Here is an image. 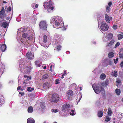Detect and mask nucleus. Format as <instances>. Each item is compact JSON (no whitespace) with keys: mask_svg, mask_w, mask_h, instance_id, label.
Listing matches in <instances>:
<instances>
[{"mask_svg":"<svg viewBox=\"0 0 123 123\" xmlns=\"http://www.w3.org/2000/svg\"><path fill=\"white\" fill-rule=\"evenodd\" d=\"M51 23L55 28H59L63 26L62 18L58 16L55 17L51 20Z\"/></svg>","mask_w":123,"mask_h":123,"instance_id":"1","label":"nucleus"},{"mask_svg":"<svg viewBox=\"0 0 123 123\" xmlns=\"http://www.w3.org/2000/svg\"><path fill=\"white\" fill-rule=\"evenodd\" d=\"M28 64L29 62H26L25 63L24 62V60L23 59H21L19 61V67L21 68V70H22L23 69H25L24 70V72H25L26 71V73H28L30 71L31 69L30 67H28L27 66V63Z\"/></svg>","mask_w":123,"mask_h":123,"instance_id":"2","label":"nucleus"},{"mask_svg":"<svg viewBox=\"0 0 123 123\" xmlns=\"http://www.w3.org/2000/svg\"><path fill=\"white\" fill-rule=\"evenodd\" d=\"M32 37H27V38H26V41H24V39H22V38L21 39L20 38H19L18 36H17V39L18 41H21L22 43H23V46L24 47H28L31 45V41L33 39Z\"/></svg>","mask_w":123,"mask_h":123,"instance_id":"3","label":"nucleus"},{"mask_svg":"<svg viewBox=\"0 0 123 123\" xmlns=\"http://www.w3.org/2000/svg\"><path fill=\"white\" fill-rule=\"evenodd\" d=\"M43 4L44 8L46 9L48 12H52L54 9V3L52 1L50 0L48 2H44Z\"/></svg>","mask_w":123,"mask_h":123,"instance_id":"4","label":"nucleus"},{"mask_svg":"<svg viewBox=\"0 0 123 123\" xmlns=\"http://www.w3.org/2000/svg\"><path fill=\"white\" fill-rule=\"evenodd\" d=\"M26 31V28L25 27H22L21 28L18 29V31H17V36L18 35V33L19 34V33H21V32H23V33L22 34V36L24 38H26L27 37H31L30 35L29 34H28L26 33L25 32ZM18 37L20 38L19 36Z\"/></svg>","mask_w":123,"mask_h":123,"instance_id":"5","label":"nucleus"},{"mask_svg":"<svg viewBox=\"0 0 123 123\" xmlns=\"http://www.w3.org/2000/svg\"><path fill=\"white\" fill-rule=\"evenodd\" d=\"M98 27L101 31H107L109 28L108 25L106 23L102 22L101 24V21L98 23Z\"/></svg>","mask_w":123,"mask_h":123,"instance_id":"6","label":"nucleus"},{"mask_svg":"<svg viewBox=\"0 0 123 123\" xmlns=\"http://www.w3.org/2000/svg\"><path fill=\"white\" fill-rule=\"evenodd\" d=\"M62 39V36L61 35L55 34L54 35V41L52 43V44L53 46H55V44H57V43H60Z\"/></svg>","mask_w":123,"mask_h":123,"instance_id":"7","label":"nucleus"},{"mask_svg":"<svg viewBox=\"0 0 123 123\" xmlns=\"http://www.w3.org/2000/svg\"><path fill=\"white\" fill-rule=\"evenodd\" d=\"M92 88L95 93L99 94L100 92H104V89L101 86H99L96 84H94L92 86Z\"/></svg>","mask_w":123,"mask_h":123,"instance_id":"8","label":"nucleus"},{"mask_svg":"<svg viewBox=\"0 0 123 123\" xmlns=\"http://www.w3.org/2000/svg\"><path fill=\"white\" fill-rule=\"evenodd\" d=\"M39 26L40 29L43 30H46L47 25L45 21H43L40 22L39 24Z\"/></svg>","mask_w":123,"mask_h":123,"instance_id":"9","label":"nucleus"},{"mask_svg":"<svg viewBox=\"0 0 123 123\" xmlns=\"http://www.w3.org/2000/svg\"><path fill=\"white\" fill-rule=\"evenodd\" d=\"M70 105L68 104L67 103L64 104L62 105V111L63 113L64 112L67 111V112L68 111H69L70 110Z\"/></svg>","mask_w":123,"mask_h":123,"instance_id":"10","label":"nucleus"},{"mask_svg":"<svg viewBox=\"0 0 123 123\" xmlns=\"http://www.w3.org/2000/svg\"><path fill=\"white\" fill-rule=\"evenodd\" d=\"M52 101L54 102H57L60 99L59 95L57 94H54L52 95Z\"/></svg>","mask_w":123,"mask_h":123,"instance_id":"11","label":"nucleus"},{"mask_svg":"<svg viewBox=\"0 0 123 123\" xmlns=\"http://www.w3.org/2000/svg\"><path fill=\"white\" fill-rule=\"evenodd\" d=\"M105 19L106 22L108 23H109L111 20L112 19V18L111 17H109L108 15L107 14H105Z\"/></svg>","mask_w":123,"mask_h":123,"instance_id":"12","label":"nucleus"},{"mask_svg":"<svg viewBox=\"0 0 123 123\" xmlns=\"http://www.w3.org/2000/svg\"><path fill=\"white\" fill-rule=\"evenodd\" d=\"M60 43H57L56 45L55 44V46H54V49L55 50L59 51L61 50V46L60 45Z\"/></svg>","mask_w":123,"mask_h":123,"instance_id":"13","label":"nucleus"},{"mask_svg":"<svg viewBox=\"0 0 123 123\" xmlns=\"http://www.w3.org/2000/svg\"><path fill=\"white\" fill-rule=\"evenodd\" d=\"M26 56L29 59H31L33 58L34 55L31 52H29L27 53Z\"/></svg>","mask_w":123,"mask_h":123,"instance_id":"14","label":"nucleus"},{"mask_svg":"<svg viewBox=\"0 0 123 123\" xmlns=\"http://www.w3.org/2000/svg\"><path fill=\"white\" fill-rule=\"evenodd\" d=\"M6 45L5 44H2L0 45V49L3 52H4L6 49Z\"/></svg>","mask_w":123,"mask_h":123,"instance_id":"15","label":"nucleus"},{"mask_svg":"<svg viewBox=\"0 0 123 123\" xmlns=\"http://www.w3.org/2000/svg\"><path fill=\"white\" fill-rule=\"evenodd\" d=\"M27 123H35V120L32 118H28L27 121Z\"/></svg>","mask_w":123,"mask_h":123,"instance_id":"16","label":"nucleus"},{"mask_svg":"<svg viewBox=\"0 0 123 123\" xmlns=\"http://www.w3.org/2000/svg\"><path fill=\"white\" fill-rule=\"evenodd\" d=\"M33 108L31 106L29 107L28 108L27 111L29 113H31L33 111Z\"/></svg>","mask_w":123,"mask_h":123,"instance_id":"17","label":"nucleus"},{"mask_svg":"<svg viewBox=\"0 0 123 123\" xmlns=\"http://www.w3.org/2000/svg\"><path fill=\"white\" fill-rule=\"evenodd\" d=\"M112 111L111 110V109L110 108H109L107 112V116H110L112 115Z\"/></svg>","mask_w":123,"mask_h":123,"instance_id":"18","label":"nucleus"},{"mask_svg":"<svg viewBox=\"0 0 123 123\" xmlns=\"http://www.w3.org/2000/svg\"><path fill=\"white\" fill-rule=\"evenodd\" d=\"M2 21H4L3 20ZM4 21V22H3L2 25L3 27L6 28L8 26V25L6 20Z\"/></svg>","mask_w":123,"mask_h":123,"instance_id":"19","label":"nucleus"},{"mask_svg":"<svg viewBox=\"0 0 123 123\" xmlns=\"http://www.w3.org/2000/svg\"><path fill=\"white\" fill-rule=\"evenodd\" d=\"M35 63V64L37 67H40L41 66V63L39 61H36Z\"/></svg>","mask_w":123,"mask_h":123,"instance_id":"20","label":"nucleus"},{"mask_svg":"<svg viewBox=\"0 0 123 123\" xmlns=\"http://www.w3.org/2000/svg\"><path fill=\"white\" fill-rule=\"evenodd\" d=\"M49 84L48 83H44L43 85V88L45 89H46L47 87H48V88H49V87H50V86H49Z\"/></svg>","mask_w":123,"mask_h":123,"instance_id":"21","label":"nucleus"},{"mask_svg":"<svg viewBox=\"0 0 123 123\" xmlns=\"http://www.w3.org/2000/svg\"><path fill=\"white\" fill-rule=\"evenodd\" d=\"M113 36V35L111 33L108 34L106 36L108 39H112Z\"/></svg>","mask_w":123,"mask_h":123,"instance_id":"22","label":"nucleus"},{"mask_svg":"<svg viewBox=\"0 0 123 123\" xmlns=\"http://www.w3.org/2000/svg\"><path fill=\"white\" fill-rule=\"evenodd\" d=\"M106 77V76L105 74H102L100 75V78L101 80H103L105 79Z\"/></svg>","mask_w":123,"mask_h":123,"instance_id":"23","label":"nucleus"},{"mask_svg":"<svg viewBox=\"0 0 123 123\" xmlns=\"http://www.w3.org/2000/svg\"><path fill=\"white\" fill-rule=\"evenodd\" d=\"M68 112H69V114L71 115H74L75 114V112L74 110H71L70 111H69Z\"/></svg>","mask_w":123,"mask_h":123,"instance_id":"24","label":"nucleus"},{"mask_svg":"<svg viewBox=\"0 0 123 123\" xmlns=\"http://www.w3.org/2000/svg\"><path fill=\"white\" fill-rule=\"evenodd\" d=\"M115 92L117 95H119L121 93V91L120 89L117 88L115 90Z\"/></svg>","mask_w":123,"mask_h":123,"instance_id":"25","label":"nucleus"},{"mask_svg":"<svg viewBox=\"0 0 123 123\" xmlns=\"http://www.w3.org/2000/svg\"><path fill=\"white\" fill-rule=\"evenodd\" d=\"M98 117H102L103 116V111H99L98 112Z\"/></svg>","mask_w":123,"mask_h":123,"instance_id":"26","label":"nucleus"},{"mask_svg":"<svg viewBox=\"0 0 123 123\" xmlns=\"http://www.w3.org/2000/svg\"><path fill=\"white\" fill-rule=\"evenodd\" d=\"M103 19V17L101 16L98 18L97 19L98 20V23L99 22V21H101V23H102V22H103L102 21Z\"/></svg>","mask_w":123,"mask_h":123,"instance_id":"27","label":"nucleus"},{"mask_svg":"<svg viewBox=\"0 0 123 123\" xmlns=\"http://www.w3.org/2000/svg\"><path fill=\"white\" fill-rule=\"evenodd\" d=\"M21 103L23 104V106H26L27 105V102L26 100H23L21 102Z\"/></svg>","mask_w":123,"mask_h":123,"instance_id":"28","label":"nucleus"},{"mask_svg":"<svg viewBox=\"0 0 123 123\" xmlns=\"http://www.w3.org/2000/svg\"><path fill=\"white\" fill-rule=\"evenodd\" d=\"M114 55V54L112 52H110L108 54V56L110 58H111L113 57Z\"/></svg>","mask_w":123,"mask_h":123,"instance_id":"29","label":"nucleus"},{"mask_svg":"<svg viewBox=\"0 0 123 123\" xmlns=\"http://www.w3.org/2000/svg\"><path fill=\"white\" fill-rule=\"evenodd\" d=\"M47 36L46 35H44L43 37V40L44 43H46L47 42Z\"/></svg>","mask_w":123,"mask_h":123,"instance_id":"30","label":"nucleus"},{"mask_svg":"<svg viewBox=\"0 0 123 123\" xmlns=\"http://www.w3.org/2000/svg\"><path fill=\"white\" fill-rule=\"evenodd\" d=\"M122 117H123V113H120L118 114L117 118L119 119H120Z\"/></svg>","mask_w":123,"mask_h":123,"instance_id":"31","label":"nucleus"},{"mask_svg":"<svg viewBox=\"0 0 123 123\" xmlns=\"http://www.w3.org/2000/svg\"><path fill=\"white\" fill-rule=\"evenodd\" d=\"M111 118L109 117V116H107L105 119V121L107 122H108L110 121Z\"/></svg>","mask_w":123,"mask_h":123,"instance_id":"32","label":"nucleus"},{"mask_svg":"<svg viewBox=\"0 0 123 123\" xmlns=\"http://www.w3.org/2000/svg\"><path fill=\"white\" fill-rule=\"evenodd\" d=\"M67 94L69 96H72L73 95V92L71 90H69L67 92Z\"/></svg>","mask_w":123,"mask_h":123,"instance_id":"33","label":"nucleus"},{"mask_svg":"<svg viewBox=\"0 0 123 123\" xmlns=\"http://www.w3.org/2000/svg\"><path fill=\"white\" fill-rule=\"evenodd\" d=\"M112 75L115 77H117V72L116 71H115L114 72H112Z\"/></svg>","mask_w":123,"mask_h":123,"instance_id":"34","label":"nucleus"},{"mask_svg":"<svg viewBox=\"0 0 123 123\" xmlns=\"http://www.w3.org/2000/svg\"><path fill=\"white\" fill-rule=\"evenodd\" d=\"M5 11L3 7L0 11V15H1V14H5L4 13Z\"/></svg>","mask_w":123,"mask_h":123,"instance_id":"35","label":"nucleus"},{"mask_svg":"<svg viewBox=\"0 0 123 123\" xmlns=\"http://www.w3.org/2000/svg\"><path fill=\"white\" fill-rule=\"evenodd\" d=\"M114 40H111L110 43L108 44V46H110L112 45L113 43H114Z\"/></svg>","mask_w":123,"mask_h":123,"instance_id":"36","label":"nucleus"},{"mask_svg":"<svg viewBox=\"0 0 123 123\" xmlns=\"http://www.w3.org/2000/svg\"><path fill=\"white\" fill-rule=\"evenodd\" d=\"M117 36L119 40H120L123 37V35L120 34H119Z\"/></svg>","mask_w":123,"mask_h":123,"instance_id":"37","label":"nucleus"},{"mask_svg":"<svg viewBox=\"0 0 123 123\" xmlns=\"http://www.w3.org/2000/svg\"><path fill=\"white\" fill-rule=\"evenodd\" d=\"M34 89L33 88H31V87H27V90L29 92H31Z\"/></svg>","mask_w":123,"mask_h":123,"instance_id":"38","label":"nucleus"},{"mask_svg":"<svg viewBox=\"0 0 123 123\" xmlns=\"http://www.w3.org/2000/svg\"><path fill=\"white\" fill-rule=\"evenodd\" d=\"M5 68V66L3 64H2L1 65V70L3 72L4 69Z\"/></svg>","mask_w":123,"mask_h":123,"instance_id":"39","label":"nucleus"},{"mask_svg":"<svg viewBox=\"0 0 123 123\" xmlns=\"http://www.w3.org/2000/svg\"><path fill=\"white\" fill-rule=\"evenodd\" d=\"M49 77L48 75L47 74H45L43 76V78L44 79H47Z\"/></svg>","mask_w":123,"mask_h":123,"instance_id":"40","label":"nucleus"},{"mask_svg":"<svg viewBox=\"0 0 123 123\" xmlns=\"http://www.w3.org/2000/svg\"><path fill=\"white\" fill-rule=\"evenodd\" d=\"M24 93L23 92H19V97H21L24 95Z\"/></svg>","mask_w":123,"mask_h":123,"instance_id":"41","label":"nucleus"},{"mask_svg":"<svg viewBox=\"0 0 123 123\" xmlns=\"http://www.w3.org/2000/svg\"><path fill=\"white\" fill-rule=\"evenodd\" d=\"M52 112L56 113L58 112L59 111L58 109H53L52 110Z\"/></svg>","mask_w":123,"mask_h":123,"instance_id":"42","label":"nucleus"},{"mask_svg":"<svg viewBox=\"0 0 123 123\" xmlns=\"http://www.w3.org/2000/svg\"><path fill=\"white\" fill-rule=\"evenodd\" d=\"M24 77L25 78H27V80H30L31 79V77L30 76H27L26 75H25L24 76Z\"/></svg>","mask_w":123,"mask_h":123,"instance_id":"43","label":"nucleus"},{"mask_svg":"<svg viewBox=\"0 0 123 123\" xmlns=\"http://www.w3.org/2000/svg\"><path fill=\"white\" fill-rule=\"evenodd\" d=\"M6 15L5 14H1L0 15V18L2 19H3L4 18L6 17Z\"/></svg>","mask_w":123,"mask_h":123,"instance_id":"44","label":"nucleus"},{"mask_svg":"<svg viewBox=\"0 0 123 123\" xmlns=\"http://www.w3.org/2000/svg\"><path fill=\"white\" fill-rule=\"evenodd\" d=\"M41 55L42 56V57H41L40 58V59H41V60H42L45 58V55H44L43 54H41Z\"/></svg>","mask_w":123,"mask_h":123,"instance_id":"45","label":"nucleus"},{"mask_svg":"<svg viewBox=\"0 0 123 123\" xmlns=\"http://www.w3.org/2000/svg\"><path fill=\"white\" fill-rule=\"evenodd\" d=\"M41 108L43 109H44L45 107V105L43 103H41Z\"/></svg>","mask_w":123,"mask_h":123,"instance_id":"46","label":"nucleus"},{"mask_svg":"<svg viewBox=\"0 0 123 123\" xmlns=\"http://www.w3.org/2000/svg\"><path fill=\"white\" fill-rule=\"evenodd\" d=\"M103 40L105 42H106L108 41L109 40L107 37H103Z\"/></svg>","mask_w":123,"mask_h":123,"instance_id":"47","label":"nucleus"},{"mask_svg":"<svg viewBox=\"0 0 123 123\" xmlns=\"http://www.w3.org/2000/svg\"><path fill=\"white\" fill-rule=\"evenodd\" d=\"M55 84H58L60 83V80L59 79H56L55 80Z\"/></svg>","mask_w":123,"mask_h":123,"instance_id":"48","label":"nucleus"},{"mask_svg":"<svg viewBox=\"0 0 123 123\" xmlns=\"http://www.w3.org/2000/svg\"><path fill=\"white\" fill-rule=\"evenodd\" d=\"M119 55L120 58H123V54L121 53L120 52L119 53Z\"/></svg>","mask_w":123,"mask_h":123,"instance_id":"49","label":"nucleus"},{"mask_svg":"<svg viewBox=\"0 0 123 123\" xmlns=\"http://www.w3.org/2000/svg\"><path fill=\"white\" fill-rule=\"evenodd\" d=\"M99 69L98 68L97 69H95L94 70H93L92 71V72L93 73H94L95 74H96V72L97 73H98L97 71Z\"/></svg>","mask_w":123,"mask_h":123,"instance_id":"50","label":"nucleus"},{"mask_svg":"<svg viewBox=\"0 0 123 123\" xmlns=\"http://www.w3.org/2000/svg\"><path fill=\"white\" fill-rule=\"evenodd\" d=\"M120 45V43L118 42H117L115 46V48H116L118 46Z\"/></svg>","mask_w":123,"mask_h":123,"instance_id":"51","label":"nucleus"},{"mask_svg":"<svg viewBox=\"0 0 123 123\" xmlns=\"http://www.w3.org/2000/svg\"><path fill=\"white\" fill-rule=\"evenodd\" d=\"M49 65H50V69L49 71H51V72L52 71V67L53 66L52 64H51V63H50L49 64Z\"/></svg>","mask_w":123,"mask_h":123,"instance_id":"52","label":"nucleus"},{"mask_svg":"<svg viewBox=\"0 0 123 123\" xmlns=\"http://www.w3.org/2000/svg\"><path fill=\"white\" fill-rule=\"evenodd\" d=\"M11 7L10 6H9L7 9V10L6 11L7 12H9L11 11Z\"/></svg>","mask_w":123,"mask_h":123,"instance_id":"53","label":"nucleus"},{"mask_svg":"<svg viewBox=\"0 0 123 123\" xmlns=\"http://www.w3.org/2000/svg\"><path fill=\"white\" fill-rule=\"evenodd\" d=\"M110 9V8L108 6H107L106 7V11L107 12H108L109 11Z\"/></svg>","mask_w":123,"mask_h":123,"instance_id":"54","label":"nucleus"},{"mask_svg":"<svg viewBox=\"0 0 123 123\" xmlns=\"http://www.w3.org/2000/svg\"><path fill=\"white\" fill-rule=\"evenodd\" d=\"M113 29L115 30L117 28V25H115L113 26Z\"/></svg>","mask_w":123,"mask_h":123,"instance_id":"55","label":"nucleus"},{"mask_svg":"<svg viewBox=\"0 0 123 123\" xmlns=\"http://www.w3.org/2000/svg\"><path fill=\"white\" fill-rule=\"evenodd\" d=\"M79 100L78 101V102H79V101H80V100L81 99V98H82V96L81 94H80L79 95Z\"/></svg>","mask_w":123,"mask_h":123,"instance_id":"56","label":"nucleus"},{"mask_svg":"<svg viewBox=\"0 0 123 123\" xmlns=\"http://www.w3.org/2000/svg\"><path fill=\"white\" fill-rule=\"evenodd\" d=\"M117 82L118 84H119L121 83V80L119 79H117Z\"/></svg>","mask_w":123,"mask_h":123,"instance_id":"57","label":"nucleus"},{"mask_svg":"<svg viewBox=\"0 0 123 123\" xmlns=\"http://www.w3.org/2000/svg\"><path fill=\"white\" fill-rule=\"evenodd\" d=\"M61 28H62V29L63 30H66V28L64 26H62Z\"/></svg>","mask_w":123,"mask_h":123,"instance_id":"58","label":"nucleus"},{"mask_svg":"<svg viewBox=\"0 0 123 123\" xmlns=\"http://www.w3.org/2000/svg\"><path fill=\"white\" fill-rule=\"evenodd\" d=\"M118 58H117L116 60L115 59H114V63H115V64H116L117 63L116 61H118Z\"/></svg>","mask_w":123,"mask_h":123,"instance_id":"59","label":"nucleus"},{"mask_svg":"<svg viewBox=\"0 0 123 123\" xmlns=\"http://www.w3.org/2000/svg\"><path fill=\"white\" fill-rule=\"evenodd\" d=\"M108 63L107 65H111L112 64V62H111L110 61H109L108 62Z\"/></svg>","mask_w":123,"mask_h":123,"instance_id":"60","label":"nucleus"},{"mask_svg":"<svg viewBox=\"0 0 123 123\" xmlns=\"http://www.w3.org/2000/svg\"><path fill=\"white\" fill-rule=\"evenodd\" d=\"M112 4V3L111 2H110L108 3V5L110 7H111V6Z\"/></svg>","mask_w":123,"mask_h":123,"instance_id":"61","label":"nucleus"},{"mask_svg":"<svg viewBox=\"0 0 123 123\" xmlns=\"http://www.w3.org/2000/svg\"><path fill=\"white\" fill-rule=\"evenodd\" d=\"M120 66L122 67H123V61L121 62Z\"/></svg>","mask_w":123,"mask_h":123,"instance_id":"62","label":"nucleus"},{"mask_svg":"<svg viewBox=\"0 0 123 123\" xmlns=\"http://www.w3.org/2000/svg\"><path fill=\"white\" fill-rule=\"evenodd\" d=\"M38 5L37 4H36V5H35V7L36 8H37L38 7Z\"/></svg>","mask_w":123,"mask_h":123,"instance_id":"63","label":"nucleus"},{"mask_svg":"<svg viewBox=\"0 0 123 123\" xmlns=\"http://www.w3.org/2000/svg\"><path fill=\"white\" fill-rule=\"evenodd\" d=\"M67 70H65L64 72V73L63 74L65 75L67 73Z\"/></svg>","mask_w":123,"mask_h":123,"instance_id":"64","label":"nucleus"}]
</instances>
